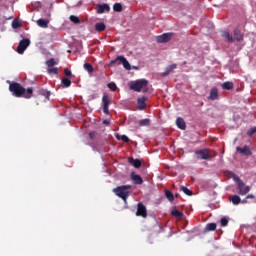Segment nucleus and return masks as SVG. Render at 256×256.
Wrapping results in <instances>:
<instances>
[{"label": "nucleus", "instance_id": "obj_1", "mask_svg": "<svg viewBox=\"0 0 256 256\" xmlns=\"http://www.w3.org/2000/svg\"><path fill=\"white\" fill-rule=\"evenodd\" d=\"M9 91L12 93L13 97H23L24 99H31V97H33V88L25 89V87L18 82L10 83Z\"/></svg>", "mask_w": 256, "mask_h": 256}, {"label": "nucleus", "instance_id": "obj_2", "mask_svg": "<svg viewBox=\"0 0 256 256\" xmlns=\"http://www.w3.org/2000/svg\"><path fill=\"white\" fill-rule=\"evenodd\" d=\"M147 85H149V81L146 79H139L130 83V89L137 93H141V91H143V93H147V91H149Z\"/></svg>", "mask_w": 256, "mask_h": 256}, {"label": "nucleus", "instance_id": "obj_3", "mask_svg": "<svg viewBox=\"0 0 256 256\" xmlns=\"http://www.w3.org/2000/svg\"><path fill=\"white\" fill-rule=\"evenodd\" d=\"M129 189H131V185H122L113 189V193L120 199L127 203V199H129Z\"/></svg>", "mask_w": 256, "mask_h": 256}, {"label": "nucleus", "instance_id": "obj_4", "mask_svg": "<svg viewBox=\"0 0 256 256\" xmlns=\"http://www.w3.org/2000/svg\"><path fill=\"white\" fill-rule=\"evenodd\" d=\"M123 65L124 69L127 71H131V64H129V61H127V58L123 56H118L115 60H112L109 64L110 67H113V65Z\"/></svg>", "mask_w": 256, "mask_h": 256}, {"label": "nucleus", "instance_id": "obj_5", "mask_svg": "<svg viewBox=\"0 0 256 256\" xmlns=\"http://www.w3.org/2000/svg\"><path fill=\"white\" fill-rule=\"evenodd\" d=\"M195 155L197 159H203L205 161L209 160L211 161L213 157L211 156V153L209 152V149H201V150H196Z\"/></svg>", "mask_w": 256, "mask_h": 256}, {"label": "nucleus", "instance_id": "obj_6", "mask_svg": "<svg viewBox=\"0 0 256 256\" xmlns=\"http://www.w3.org/2000/svg\"><path fill=\"white\" fill-rule=\"evenodd\" d=\"M237 184V189H238V193L239 195H247V193H249V191H251V187L247 186L246 184H244L243 180H239L238 182H236Z\"/></svg>", "mask_w": 256, "mask_h": 256}, {"label": "nucleus", "instance_id": "obj_7", "mask_svg": "<svg viewBox=\"0 0 256 256\" xmlns=\"http://www.w3.org/2000/svg\"><path fill=\"white\" fill-rule=\"evenodd\" d=\"M30 44H31V41L27 38L21 40L17 47V53H19L20 55H23V53H25V49H27V47Z\"/></svg>", "mask_w": 256, "mask_h": 256}, {"label": "nucleus", "instance_id": "obj_8", "mask_svg": "<svg viewBox=\"0 0 256 256\" xmlns=\"http://www.w3.org/2000/svg\"><path fill=\"white\" fill-rule=\"evenodd\" d=\"M102 103H103V113H105V115H109V104L111 103V98L109 97L108 94H103Z\"/></svg>", "mask_w": 256, "mask_h": 256}, {"label": "nucleus", "instance_id": "obj_9", "mask_svg": "<svg viewBox=\"0 0 256 256\" xmlns=\"http://www.w3.org/2000/svg\"><path fill=\"white\" fill-rule=\"evenodd\" d=\"M173 37V33H164L156 37L157 43H169L171 38Z\"/></svg>", "mask_w": 256, "mask_h": 256}, {"label": "nucleus", "instance_id": "obj_10", "mask_svg": "<svg viewBox=\"0 0 256 256\" xmlns=\"http://www.w3.org/2000/svg\"><path fill=\"white\" fill-rule=\"evenodd\" d=\"M237 153H240V155H244L245 157H251L253 155V152H251V148L249 146L244 147H236Z\"/></svg>", "mask_w": 256, "mask_h": 256}, {"label": "nucleus", "instance_id": "obj_11", "mask_svg": "<svg viewBox=\"0 0 256 256\" xmlns=\"http://www.w3.org/2000/svg\"><path fill=\"white\" fill-rule=\"evenodd\" d=\"M136 215L137 217H147V208L145 205H143V203H138Z\"/></svg>", "mask_w": 256, "mask_h": 256}, {"label": "nucleus", "instance_id": "obj_12", "mask_svg": "<svg viewBox=\"0 0 256 256\" xmlns=\"http://www.w3.org/2000/svg\"><path fill=\"white\" fill-rule=\"evenodd\" d=\"M147 97L142 96L137 99V107L139 111H143L147 107Z\"/></svg>", "mask_w": 256, "mask_h": 256}, {"label": "nucleus", "instance_id": "obj_13", "mask_svg": "<svg viewBox=\"0 0 256 256\" xmlns=\"http://www.w3.org/2000/svg\"><path fill=\"white\" fill-rule=\"evenodd\" d=\"M131 179L135 185H143V178H141L139 174H135V172H132Z\"/></svg>", "mask_w": 256, "mask_h": 256}, {"label": "nucleus", "instance_id": "obj_14", "mask_svg": "<svg viewBox=\"0 0 256 256\" xmlns=\"http://www.w3.org/2000/svg\"><path fill=\"white\" fill-rule=\"evenodd\" d=\"M105 11H108V12L111 11V7H109V4H99L97 6V13L99 15L105 13Z\"/></svg>", "mask_w": 256, "mask_h": 256}, {"label": "nucleus", "instance_id": "obj_15", "mask_svg": "<svg viewBox=\"0 0 256 256\" xmlns=\"http://www.w3.org/2000/svg\"><path fill=\"white\" fill-rule=\"evenodd\" d=\"M209 99L211 101H216V99H219V90L217 87H213L210 91Z\"/></svg>", "mask_w": 256, "mask_h": 256}, {"label": "nucleus", "instance_id": "obj_16", "mask_svg": "<svg viewBox=\"0 0 256 256\" xmlns=\"http://www.w3.org/2000/svg\"><path fill=\"white\" fill-rule=\"evenodd\" d=\"M176 125L178 129H181V131H185V129H187V124L185 123V120L181 117H178L176 119Z\"/></svg>", "mask_w": 256, "mask_h": 256}, {"label": "nucleus", "instance_id": "obj_17", "mask_svg": "<svg viewBox=\"0 0 256 256\" xmlns=\"http://www.w3.org/2000/svg\"><path fill=\"white\" fill-rule=\"evenodd\" d=\"M128 163H130V165H133V167H135V169H139L142 165L141 160L133 159L131 157L128 158Z\"/></svg>", "mask_w": 256, "mask_h": 256}, {"label": "nucleus", "instance_id": "obj_18", "mask_svg": "<svg viewBox=\"0 0 256 256\" xmlns=\"http://www.w3.org/2000/svg\"><path fill=\"white\" fill-rule=\"evenodd\" d=\"M173 69H177V64H171L170 66H168L165 69V71L161 74V77H167V75H169V73H171Z\"/></svg>", "mask_w": 256, "mask_h": 256}, {"label": "nucleus", "instance_id": "obj_19", "mask_svg": "<svg viewBox=\"0 0 256 256\" xmlns=\"http://www.w3.org/2000/svg\"><path fill=\"white\" fill-rule=\"evenodd\" d=\"M37 25L39 27H42V29H47V27H49V22L48 20L40 18L39 20H37Z\"/></svg>", "mask_w": 256, "mask_h": 256}, {"label": "nucleus", "instance_id": "obj_20", "mask_svg": "<svg viewBox=\"0 0 256 256\" xmlns=\"http://www.w3.org/2000/svg\"><path fill=\"white\" fill-rule=\"evenodd\" d=\"M222 37L228 41V43H233V36H231V33L229 31L225 30L222 31Z\"/></svg>", "mask_w": 256, "mask_h": 256}, {"label": "nucleus", "instance_id": "obj_21", "mask_svg": "<svg viewBox=\"0 0 256 256\" xmlns=\"http://www.w3.org/2000/svg\"><path fill=\"white\" fill-rule=\"evenodd\" d=\"M243 33H241V30L235 29L234 30V39L235 41H243Z\"/></svg>", "mask_w": 256, "mask_h": 256}, {"label": "nucleus", "instance_id": "obj_22", "mask_svg": "<svg viewBox=\"0 0 256 256\" xmlns=\"http://www.w3.org/2000/svg\"><path fill=\"white\" fill-rule=\"evenodd\" d=\"M115 137L118 141H123L124 143H129V137H127V135H120L119 133H116Z\"/></svg>", "mask_w": 256, "mask_h": 256}, {"label": "nucleus", "instance_id": "obj_23", "mask_svg": "<svg viewBox=\"0 0 256 256\" xmlns=\"http://www.w3.org/2000/svg\"><path fill=\"white\" fill-rule=\"evenodd\" d=\"M233 87H235V85L233 84V82H224L222 84V89H225L226 91H231V89H233Z\"/></svg>", "mask_w": 256, "mask_h": 256}, {"label": "nucleus", "instance_id": "obj_24", "mask_svg": "<svg viewBox=\"0 0 256 256\" xmlns=\"http://www.w3.org/2000/svg\"><path fill=\"white\" fill-rule=\"evenodd\" d=\"M105 29H106L105 23L99 22L95 24V31L101 32V31H105Z\"/></svg>", "mask_w": 256, "mask_h": 256}, {"label": "nucleus", "instance_id": "obj_25", "mask_svg": "<svg viewBox=\"0 0 256 256\" xmlns=\"http://www.w3.org/2000/svg\"><path fill=\"white\" fill-rule=\"evenodd\" d=\"M140 127H149L151 125V120L149 118H145L139 121Z\"/></svg>", "mask_w": 256, "mask_h": 256}, {"label": "nucleus", "instance_id": "obj_26", "mask_svg": "<svg viewBox=\"0 0 256 256\" xmlns=\"http://www.w3.org/2000/svg\"><path fill=\"white\" fill-rule=\"evenodd\" d=\"M171 215L176 217V219H181V217H183V213L177 209L172 210Z\"/></svg>", "mask_w": 256, "mask_h": 256}, {"label": "nucleus", "instance_id": "obj_27", "mask_svg": "<svg viewBox=\"0 0 256 256\" xmlns=\"http://www.w3.org/2000/svg\"><path fill=\"white\" fill-rule=\"evenodd\" d=\"M217 229L216 223H208L205 227V231H215Z\"/></svg>", "mask_w": 256, "mask_h": 256}, {"label": "nucleus", "instance_id": "obj_28", "mask_svg": "<svg viewBox=\"0 0 256 256\" xmlns=\"http://www.w3.org/2000/svg\"><path fill=\"white\" fill-rule=\"evenodd\" d=\"M113 10L116 12V13H121L123 11V6L121 5V3H115L113 5Z\"/></svg>", "mask_w": 256, "mask_h": 256}, {"label": "nucleus", "instance_id": "obj_29", "mask_svg": "<svg viewBox=\"0 0 256 256\" xmlns=\"http://www.w3.org/2000/svg\"><path fill=\"white\" fill-rule=\"evenodd\" d=\"M231 201L233 205H239V203H241V197H239V195H233Z\"/></svg>", "mask_w": 256, "mask_h": 256}, {"label": "nucleus", "instance_id": "obj_30", "mask_svg": "<svg viewBox=\"0 0 256 256\" xmlns=\"http://www.w3.org/2000/svg\"><path fill=\"white\" fill-rule=\"evenodd\" d=\"M228 177L229 179H233V181H235L236 183L241 179L234 172H228Z\"/></svg>", "mask_w": 256, "mask_h": 256}, {"label": "nucleus", "instance_id": "obj_31", "mask_svg": "<svg viewBox=\"0 0 256 256\" xmlns=\"http://www.w3.org/2000/svg\"><path fill=\"white\" fill-rule=\"evenodd\" d=\"M84 69L88 73H93V71H95V69L93 68V65H91L90 63H85L84 64Z\"/></svg>", "mask_w": 256, "mask_h": 256}, {"label": "nucleus", "instance_id": "obj_32", "mask_svg": "<svg viewBox=\"0 0 256 256\" xmlns=\"http://www.w3.org/2000/svg\"><path fill=\"white\" fill-rule=\"evenodd\" d=\"M165 195L168 201H175V196L172 194L171 190H166Z\"/></svg>", "mask_w": 256, "mask_h": 256}, {"label": "nucleus", "instance_id": "obj_33", "mask_svg": "<svg viewBox=\"0 0 256 256\" xmlns=\"http://www.w3.org/2000/svg\"><path fill=\"white\" fill-rule=\"evenodd\" d=\"M70 21L72 23H75V25H79V23H81V20L79 19V17L75 16V15H71L69 17Z\"/></svg>", "mask_w": 256, "mask_h": 256}, {"label": "nucleus", "instance_id": "obj_34", "mask_svg": "<svg viewBox=\"0 0 256 256\" xmlns=\"http://www.w3.org/2000/svg\"><path fill=\"white\" fill-rule=\"evenodd\" d=\"M47 67H55L57 65V61H55V58H50L46 61Z\"/></svg>", "mask_w": 256, "mask_h": 256}, {"label": "nucleus", "instance_id": "obj_35", "mask_svg": "<svg viewBox=\"0 0 256 256\" xmlns=\"http://www.w3.org/2000/svg\"><path fill=\"white\" fill-rule=\"evenodd\" d=\"M62 85L63 87H71V79L69 78H62Z\"/></svg>", "mask_w": 256, "mask_h": 256}, {"label": "nucleus", "instance_id": "obj_36", "mask_svg": "<svg viewBox=\"0 0 256 256\" xmlns=\"http://www.w3.org/2000/svg\"><path fill=\"white\" fill-rule=\"evenodd\" d=\"M47 72H48L50 75H51V73H54V75H59V68H57V67H53V68L49 67L48 70H47Z\"/></svg>", "mask_w": 256, "mask_h": 256}, {"label": "nucleus", "instance_id": "obj_37", "mask_svg": "<svg viewBox=\"0 0 256 256\" xmlns=\"http://www.w3.org/2000/svg\"><path fill=\"white\" fill-rule=\"evenodd\" d=\"M181 191H183V193H185V195H188L189 197H191V195H193V191L189 190V188L182 186L181 187Z\"/></svg>", "mask_w": 256, "mask_h": 256}, {"label": "nucleus", "instance_id": "obj_38", "mask_svg": "<svg viewBox=\"0 0 256 256\" xmlns=\"http://www.w3.org/2000/svg\"><path fill=\"white\" fill-rule=\"evenodd\" d=\"M108 89H111V91H117V84L115 82H110L107 84Z\"/></svg>", "mask_w": 256, "mask_h": 256}, {"label": "nucleus", "instance_id": "obj_39", "mask_svg": "<svg viewBox=\"0 0 256 256\" xmlns=\"http://www.w3.org/2000/svg\"><path fill=\"white\" fill-rule=\"evenodd\" d=\"M221 223V227H227V225H229V220H227V218H222L220 220Z\"/></svg>", "mask_w": 256, "mask_h": 256}, {"label": "nucleus", "instance_id": "obj_40", "mask_svg": "<svg viewBox=\"0 0 256 256\" xmlns=\"http://www.w3.org/2000/svg\"><path fill=\"white\" fill-rule=\"evenodd\" d=\"M40 94L44 95V97H46V99H49V97H51V92L46 91V90L40 91Z\"/></svg>", "mask_w": 256, "mask_h": 256}, {"label": "nucleus", "instance_id": "obj_41", "mask_svg": "<svg viewBox=\"0 0 256 256\" xmlns=\"http://www.w3.org/2000/svg\"><path fill=\"white\" fill-rule=\"evenodd\" d=\"M256 133V127L251 128L248 132H247V136L248 137H252L253 135H255Z\"/></svg>", "mask_w": 256, "mask_h": 256}, {"label": "nucleus", "instance_id": "obj_42", "mask_svg": "<svg viewBox=\"0 0 256 256\" xmlns=\"http://www.w3.org/2000/svg\"><path fill=\"white\" fill-rule=\"evenodd\" d=\"M64 75H66V77H71V75H72L71 70H69V68H65Z\"/></svg>", "mask_w": 256, "mask_h": 256}, {"label": "nucleus", "instance_id": "obj_43", "mask_svg": "<svg viewBox=\"0 0 256 256\" xmlns=\"http://www.w3.org/2000/svg\"><path fill=\"white\" fill-rule=\"evenodd\" d=\"M19 26H20V24H19V22L18 21H13L12 22V27H13V29H17V28H19Z\"/></svg>", "mask_w": 256, "mask_h": 256}, {"label": "nucleus", "instance_id": "obj_44", "mask_svg": "<svg viewBox=\"0 0 256 256\" xmlns=\"http://www.w3.org/2000/svg\"><path fill=\"white\" fill-rule=\"evenodd\" d=\"M97 135V132H90L89 137L90 139H95V136Z\"/></svg>", "mask_w": 256, "mask_h": 256}, {"label": "nucleus", "instance_id": "obj_45", "mask_svg": "<svg viewBox=\"0 0 256 256\" xmlns=\"http://www.w3.org/2000/svg\"><path fill=\"white\" fill-rule=\"evenodd\" d=\"M246 199H255V196H253V195H248V196L246 197Z\"/></svg>", "mask_w": 256, "mask_h": 256}, {"label": "nucleus", "instance_id": "obj_46", "mask_svg": "<svg viewBox=\"0 0 256 256\" xmlns=\"http://www.w3.org/2000/svg\"><path fill=\"white\" fill-rule=\"evenodd\" d=\"M103 124H104V125H109V121H108V120H104V121H103Z\"/></svg>", "mask_w": 256, "mask_h": 256}]
</instances>
